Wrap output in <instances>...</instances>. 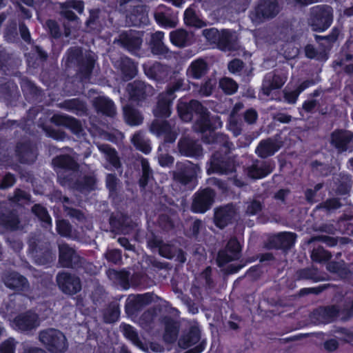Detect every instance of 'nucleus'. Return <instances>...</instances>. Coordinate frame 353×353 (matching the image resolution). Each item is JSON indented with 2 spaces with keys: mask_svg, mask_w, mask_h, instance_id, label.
<instances>
[{
  "mask_svg": "<svg viewBox=\"0 0 353 353\" xmlns=\"http://www.w3.org/2000/svg\"><path fill=\"white\" fill-rule=\"evenodd\" d=\"M198 117L193 125L194 131L201 133L209 131V135L203 137V141L207 143H217L225 148V153L230 151L233 143L228 137L221 133H215L214 130L222 127V121L219 116L210 117V112L203 106V110L197 113Z\"/></svg>",
  "mask_w": 353,
  "mask_h": 353,
  "instance_id": "f257e3e1",
  "label": "nucleus"
},
{
  "mask_svg": "<svg viewBox=\"0 0 353 353\" xmlns=\"http://www.w3.org/2000/svg\"><path fill=\"white\" fill-rule=\"evenodd\" d=\"M161 332H123L125 339L143 351L149 349L154 352L161 351V346L154 341ZM162 341L170 350L177 347L179 332H162Z\"/></svg>",
  "mask_w": 353,
  "mask_h": 353,
  "instance_id": "f03ea898",
  "label": "nucleus"
},
{
  "mask_svg": "<svg viewBox=\"0 0 353 353\" xmlns=\"http://www.w3.org/2000/svg\"><path fill=\"white\" fill-rule=\"evenodd\" d=\"M67 62L77 67V75L81 81L90 80L95 62L93 53L83 52L80 48H71L68 51Z\"/></svg>",
  "mask_w": 353,
  "mask_h": 353,
  "instance_id": "7ed1b4c3",
  "label": "nucleus"
},
{
  "mask_svg": "<svg viewBox=\"0 0 353 353\" xmlns=\"http://www.w3.org/2000/svg\"><path fill=\"white\" fill-rule=\"evenodd\" d=\"M150 131L157 137L163 136V141L159 146V151L168 150V144L173 143L177 137L178 133L175 124L172 120L167 121L157 118L150 125Z\"/></svg>",
  "mask_w": 353,
  "mask_h": 353,
  "instance_id": "20e7f679",
  "label": "nucleus"
},
{
  "mask_svg": "<svg viewBox=\"0 0 353 353\" xmlns=\"http://www.w3.org/2000/svg\"><path fill=\"white\" fill-rule=\"evenodd\" d=\"M332 22V9L328 6H316L310 9L308 23L314 31H323Z\"/></svg>",
  "mask_w": 353,
  "mask_h": 353,
  "instance_id": "39448f33",
  "label": "nucleus"
},
{
  "mask_svg": "<svg viewBox=\"0 0 353 353\" xmlns=\"http://www.w3.org/2000/svg\"><path fill=\"white\" fill-rule=\"evenodd\" d=\"M199 170L198 165L186 161L177 162L175 169L171 172V174L174 181L185 186L196 179Z\"/></svg>",
  "mask_w": 353,
  "mask_h": 353,
  "instance_id": "423d86ee",
  "label": "nucleus"
},
{
  "mask_svg": "<svg viewBox=\"0 0 353 353\" xmlns=\"http://www.w3.org/2000/svg\"><path fill=\"white\" fill-rule=\"evenodd\" d=\"M39 339L51 353H65L68 343L64 332H39Z\"/></svg>",
  "mask_w": 353,
  "mask_h": 353,
  "instance_id": "0eeeda50",
  "label": "nucleus"
},
{
  "mask_svg": "<svg viewBox=\"0 0 353 353\" xmlns=\"http://www.w3.org/2000/svg\"><path fill=\"white\" fill-rule=\"evenodd\" d=\"M201 332H183L177 341V347L187 350L184 353H201L206 347L205 339H201Z\"/></svg>",
  "mask_w": 353,
  "mask_h": 353,
  "instance_id": "6e6552de",
  "label": "nucleus"
},
{
  "mask_svg": "<svg viewBox=\"0 0 353 353\" xmlns=\"http://www.w3.org/2000/svg\"><path fill=\"white\" fill-rule=\"evenodd\" d=\"M56 282L59 290L65 294H76L81 290V281L75 274L61 271L56 276Z\"/></svg>",
  "mask_w": 353,
  "mask_h": 353,
  "instance_id": "1a4fd4ad",
  "label": "nucleus"
},
{
  "mask_svg": "<svg viewBox=\"0 0 353 353\" xmlns=\"http://www.w3.org/2000/svg\"><path fill=\"white\" fill-rule=\"evenodd\" d=\"M216 193L214 190L206 188L194 193L191 204V210L195 213H205L210 210L215 199Z\"/></svg>",
  "mask_w": 353,
  "mask_h": 353,
  "instance_id": "9d476101",
  "label": "nucleus"
},
{
  "mask_svg": "<svg viewBox=\"0 0 353 353\" xmlns=\"http://www.w3.org/2000/svg\"><path fill=\"white\" fill-rule=\"evenodd\" d=\"M235 171L234 161L223 155L220 152L214 153L210 159L209 167L207 169L208 174L216 173L219 174H228Z\"/></svg>",
  "mask_w": 353,
  "mask_h": 353,
  "instance_id": "9b49d317",
  "label": "nucleus"
},
{
  "mask_svg": "<svg viewBox=\"0 0 353 353\" xmlns=\"http://www.w3.org/2000/svg\"><path fill=\"white\" fill-rule=\"evenodd\" d=\"M58 248L59 263L61 267L75 269L79 268L83 263V259L68 244L65 243H59Z\"/></svg>",
  "mask_w": 353,
  "mask_h": 353,
  "instance_id": "f8f14e48",
  "label": "nucleus"
},
{
  "mask_svg": "<svg viewBox=\"0 0 353 353\" xmlns=\"http://www.w3.org/2000/svg\"><path fill=\"white\" fill-rule=\"evenodd\" d=\"M242 246L236 237H232L228 241L225 247L219 250L217 256V263L219 267L240 259Z\"/></svg>",
  "mask_w": 353,
  "mask_h": 353,
  "instance_id": "ddd939ff",
  "label": "nucleus"
},
{
  "mask_svg": "<svg viewBox=\"0 0 353 353\" xmlns=\"http://www.w3.org/2000/svg\"><path fill=\"white\" fill-rule=\"evenodd\" d=\"M330 143L338 153L351 152L353 150V132L345 130H336L330 134Z\"/></svg>",
  "mask_w": 353,
  "mask_h": 353,
  "instance_id": "4468645a",
  "label": "nucleus"
},
{
  "mask_svg": "<svg viewBox=\"0 0 353 353\" xmlns=\"http://www.w3.org/2000/svg\"><path fill=\"white\" fill-rule=\"evenodd\" d=\"M279 12L276 0H261L254 11L251 14L254 22L260 23L265 19L273 18Z\"/></svg>",
  "mask_w": 353,
  "mask_h": 353,
  "instance_id": "2eb2a0df",
  "label": "nucleus"
},
{
  "mask_svg": "<svg viewBox=\"0 0 353 353\" xmlns=\"http://www.w3.org/2000/svg\"><path fill=\"white\" fill-rule=\"evenodd\" d=\"M154 298L153 293H145L143 294H130L126 299L125 312L128 315L132 316L143 308L150 305Z\"/></svg>",
  "mask_w": 353,
  "mask_h": 353,
  "instance_id": "dca6fc26",
  "label": "nucleus"
},
{
  "mask_svg": "<svg viewBox=\"0 0 353 353\" xmlns=\"http://www.w3.org/2000/svg\"><path fill=\"white\" fill-rule=\"evenodd\" d=\"M283 145L281 137L278 134L261 140L255 149L256 154L261 159L273 156Z\"/></svg>",
  "mask_w": 353,
  "mask_h": 353,
  "instance_id": "f3484780",
  "label": "nucleus"
},
{
  "mask_svg": "<svg viewBox=\"0 0 353 353\" xmlns=\"http://www.w3.org/2000/svg\"><path fill=\"white\" fill-rule=\"evenodd\" d=\"M126 90L130 99L136 102L143 101L154 94V89L152 85L139 80L128 83Z\"/></svg>",
  "mask_w": 353,
  "mask_h": 353,
  "instance_id": "a211bd4d",
  "label": "nucleus"
},
{
  "mask_svg": "<svg viewBox=\"0 0 353 353\" xmlns=\"http://www.w3.org/2000/svg\"><path fill=\"white\" fill-rule=\"evenodd\" d=\"M310 321L314 324H327L338 319L336 305L321 306L311 312Z\"/></svg>",
  "mask_w": 353,
  "mask_h": 353,
  "instance_id": "6ab92c4d",
  "label": "nucleus"
},
{
  "mask_svg": "<svg viewBox=\"0 0 353 353\" xmlns=\"http://www.w3.org/2000/svg\"><path fill=\"white\" fill-rule=\"evenodd\" d=\"M274 168V163L272 160L254 159L252 164L247 167L246 173L252 179H259L270 174Z\"/></svg>",
  "mask_w": 353,
  "mask_h": 353,
  "instance_id": "aec40b11",
  "label": "nucleus"
},
{
  "mask_svg": "<svg viewBox=\"0 0 353 353\" xmlns=\"http://www.w3.org/2000/svg\"><path fill=\"white\" fill-rule=\"evenodd\" d=\"M179 152L185 157L199 158L203 156V148L199 141L189 137H181L177 144Z\"/></svg>",
  "mask_w": 353,
  "mask_h": 353,
  "instance_id": "412c9836",
  "label": "nucleus"
},
{
  "mask_svg": "<svg viewBox=\"0 0 353 353\" xmlns=\"http://www.w3.org/2000/svg\"><path fill=\"white\" fill-rule=\"evenodd\" d=\"M114 43L132 53H136L141 48L142 39L135 32L129 30L121 32Z\"/></svg>",
  "mask_w": 353,
  "mask_h": 353,
  "instance_id": "4be33fe9",
  "label": "nucleus"
},
{
  "mask_svg": "<svg viewBox=\"0 0 353 353\" xmlns=\"http://www.w3.org/2000/svg\"><path fill=\"white\" fill-rule=\"evenodd\" d=\"M147 243L151 249L158 248L159 254L163 257L171 259L175 256L177 248L172 244L163 242L159 236L151 233L147 237Z\"/></svg>",
  "mask_w": 353,
  "mask_h": 353,
  "instance_id": "5701e85b",
  "label": "nucleus"
},
{
  "mask_svg": "<svg viewBox=\"0 0 353 353\" xmlns=\"http://www.w3.org/2000/svg\"><path fill=\"white\" fill-rule=\"evenodd\" d=\"M336 307L338 319L343 322L350 321L353 318V290L346 292Z\"/></svg>",
  "mask_w": 353,
  "mask_h": 353,
  "instance_id": "b1692460",
  "label": "nucleus"
},
{
  "mask_svg": "<svg viewBox=\"0 0 353 353\" xmlns=\"http://www.w3.org/2000/svg\"><path fill=\"white\" fill-rule=\"evenodd\" d=\"M203 105L196 100H191L189 102L179 100L177 105V112L181 118L185 122H189L193 119V114L197 113L203 110Z\"/></svg>",
  "mask_w": 353,
  "mask_h": 353,
  "instance_id": "393cba45",
  "label": "nucleus"
},
{
  "mask_svg": "<svg viewBox=\"0 0 353 353\" xmlns=\"http://www.w3.org/2000/svg\"><path fill=\"white\" fill-rule=\"evenodd\" d=\"M236 216V208L233 204H228L216 208L214 212V221L215 225L223 229L232 222Z\"/></svg>",
  "mask_w": 353,
  "mask_h": 353,
  "instance_id": "a878e982",
  "label": "nucleus"
},
{
  "mask_svg": "<svg viewBox=\"0 0 353 353\" xmlns=\"http://www.w3.org/2000/svg\"><path fill=\"white\" fill-rule=\"evenodd\" d=\"M286 81V77L276 71L268 73L263 81L261 90L264 95L269 96L274 90L280 89Z\"/></svg>",
  "mask_w": 353,
  "mask_h": 353,
  "instance_id": "bb28decb",
  "label": "nucleus"
},
{
  "mask_svg": "<svg viewBox=\"0 0 353 353\" xmlns=\"http://www.w3.org/2000/svg\"><path fill=\"white\" fill-rule=\"evenodd\" d=\"M80 176L79 168L65 170H60V171H57L59 183L62 186H65L74 190L81 188L79 185Z\"/></svg>",
  "mask_w": 353,
  "mask_h": 353,
  "instance_id": "cd10ccee",
  "label": "nucleus"
},
{
  "mask_svg": "<svg viewBox=\"0 0 353 353\" xmlns=\"http://www.w3.org/2000/svg\"><path fill=\"white\" fill-rule=\"evenodd\" d=\"M154 16L157 23L162 26L174 28L176 26V14L171 8L165 6H158L154 12Z\"/></svg>",
  "mask_w": 353,
  "mask_h": 353,
  "instance_id": "c85d7f7f",
  "label": "nucleus"
},
{
  "mask_svg": "<svg viewBox=\"0 0 353 353\" xmlns=\"http://www.w3.org/2000/svg\"><path fill=\"white\" fill-rule=\"evenodd\" d=\"M52 123L69 128L72 133L80 137L83 134V129L79 121L66 114H54L51 118Z\"/></svg>",
  "mask_w": 353,
  "mask_h": 353,
  "instance_id": "c756f323",
  "label": "nucleus"
},
{
  "mask_svg": "<svg viewBox=\"0 0 353 353\" xmlns=\"http://www.w3.org/2000/svg\"><path fill=\"white\" fill-rule=\"evenodd\" d=\"M5 285L12 290L25 291L29 288L26 278L16 272H7L3 276Z\"/></svg>",
  "mask_w": 353,
  "mask_h": 353,
  "instance_id": "7c9ffc66",
  "label": "nucleus"
},
{
  "mask_svg": "<svg viewBox=\"0 0 353 353\" xmlns=\"http://www.w3.org/2000/svg\"><path fill=\"white\" fill-rule=\"evenodd\" d=\"M40 321L38 315L32 312H27L17 316L14 320V328L28 330L37 327Z\"/></svg>",
  "mask_w": 353,
  "mask_h": 353,
  "instance_id": "2f4dec72",
  "label": "nucleus"
},
{
  "mask_svg": "<svg viewBox=\"0 0 353 353\" xmlns=\"http://www.w3.org/2000/svg\"><path fill=\"white\" fill-rule=\"evenodd\" d=\"M144 72L149 78L159 82H163L169 78L170 68L166 65L155 62L152 65H145Z\"/></svg>",
  "mask_w": 353,
  "mask_h": 353,
  "instance_id": "473e14b6",
  "label": "nucleus"
},
{
  "mask_svg": "<svg viewBox=\"0 0 353 353\" xmlns=\"http://www.w3.org/2000/svg\"><path fill=\"white\" fill-rule=\"evenodd\" d=\"M296 239V234L295 233L281 232L270 239V247L271 248L288 250L294 245Z\"/></svg>",
  "mask_w": 353,
  "mask_h": 353,
  "instance_id": "72a5a7b5",
  "label": "nucleus"
},
{
  "mask_svg": "<svg viewBox=\"0 0 353 353\" xmlns=\"http://www.w3.org/2000/svg\"><path fill=\"white\" fill-rule=\"evenodd\" d=\"M216 46L219 49L225 52L237 50L239 45L236 33L228 30H221Z\"/></svg>",
  "mask_w": 353,
  "mask_h": 353,
  "instance_id": "f704fd0d",
  "label": "nucleus"
},
{
  "mask_svg": "<svg viewBox=\"0 0 353 353\" xmlns=\"http://www.w3.org/2000/svg\"><path fill=\"white\" fill-rule=\"evenodd\" d=\"M16 152L20 162L23 163H32L37 158L36 147L30 141L19 143Z\"/></svg>",
  "mask_w": 353,
  "mask_h": 353,
  "instance_id": "c9c22d12",
  "label": "nucleus"
},
{
  "mask_svg": "<svg viewBox=\"0 0 353 353\" xmlns=\"http://www.w3.org/2000/svg\"><path fill=\"white\" fill-rule=\"evenodd\" d=\"M92 105L97 112H101L108 117H112L117 113L113 101L104 96L94 98Z\"/></svg>",
  "mask_w": 353,
  "mask_h": 353,
  "instance_id": "e433bc0d",
  "label": "nucleus"
},
{
  "mask_svg": "<svg viewBox=\"0 0 353 353\" xmlns=\"http://www.w3.org/2000/svg\"><path fill=\"white\" fill-rule=\"evenodd\" d=\"M167 94L161 93L158 97L157 105L153 109V114L157 118H168L171 115L172 101Z\"/></svg>",
  "mask_w": 353,
  "mask_h": 353,
  "instance_id": "4c0bfd02",
  "label": "nucleus"
},
{
  "mask_svg": "<svg viewBox=\"0 0 353 353\" xmlns=\"http://www.w3.org/2000/svg\"><path fill=\"white\" fill-rule=\"evenodd\" d=\"M264 208V198L261 195H255L243 203L244 214L248 216L260 214Z\"/></svg>",
  "mask_w": 353,
  "mask_h": 353,
  "instance_id": "58836bf2",
  "label": "nucleus"
},
{
  "mask_svg": "<svg viewBox=\"0 0 353 353\" xmlns=\"http://www.w3.org/2000/svg\"><path fill=\"white\" fill-rule=\"evenodd\" d=\"M208 69L207 61L204 59L199 58L190 63L187 69L186 74L188 78L200 79L207 74Z\"/></svg>",
  "mask_w": 353,
  "mask_h": 353,
  "instance_id": "ea45409f",
  "label": "nucleus"
},
{
  "mask_svg": "<svg viewBox=\"0 0 353 353\" xmlns=\"http://www.w3.org/2000/svg\"><path fill=\"white\" fill-rule=\"evenodd\" d=\"M123 115L124 121L129 125H139L143 122L144 117L141 112L132 105L123 107Z\"/></svg>",
  "mask_w": 353,
  "mask_h": 353,
  "instance_id": "a19ab883",
  "label": "nucleus"
},
{
  "mask_svg": "<svg viewBox=\"0 0 353 353\" xmlns=\"http://www.w3.org/2000/svg\"><path fill=\"white\" fill-rule=\"evenodd\" d=\"M163 37L164 33L163 32L158 31L151 34L149 46L152 54L165 55L169 52L168 48L163 42Z\"/></svg>",
  "mask_w": 353,
  "mask_h": 353,
  "instance_id": "79ce46f5",
  "label": "nucleus"
},
{
  "mask_svg": "<svg viewBox=\"0 0 353 353\" xmlns=\"http://www.w3.org/2000/svg\"><path fill=\"white\" fill-rule=\"evenodd\" d=\"M59 107L70 111L78 116H83L88 114L86 103L79 99H72L65 100L59 103Z\"/></svg>",
  "mask_w": 353,
  "mask_h": 353,
  "instance_id": "37998d69",
  "label": "nucleus"
},
{
  "mask_svg": "<svg viewBox=\"0 0 353 353\" xmlns=\"http://www.w3.org/2000/svg\"><path fill=\"white\" fill-rule=\"evenodd\" d=\"M170 38L174 46L183 48L191 44L193 34L183 29H177L170 32Z\"/></svg>",
  "mask_w": 353,
  "mask_h": 353,
  "instance_id": "c03bdc74",
  "label": "nucleus"
},
{
  "mask_svg": "<svg viewBox=\"0 0 353 353\" xmlns=\"http://www.w3.org/2000/svg\"><path fill=\"white\" fill-rule=\"evenodd\" d=\"M117 65L125 80H130L136 76L137 72V65L130 58L127 57H121L117 61Z\"/></svg>",
  "mask_w": 353,
  "mask_h": 353,
  "instance_id": "a18cd8bd",
  "label": "nucleus"
},
{
  "mask_svg": "<svg viewBox=\"0 0 353 353\" xmlns=\"http://www.w3.org/2000/svg\"><path fill=\"white\" fill-rule=\"evenodd\" d=\"M107 275L110 280L113 283L121 285L123 289H128L130 288V273L128 271H117L113 269H110L107 271Z\"/></svg>",
  "mask_w": 353,
  "mask_h": 353,
  "instance_id": "49530a36",
  "label": "nucleus"
},
{
  "mask_svg": "<svg viewBox=\"0 0 353 353\" xmlns=\"http://www.w3.org/2000/svg\"><path fill=\"white\" fill-rule=\"evenodd\" d=\"M52 165L56 172L60 170L79 168L78 163L69 155H59L52 159Z\"/></svg>",
  "mask_w": 353,
  "mask_h": 353,
  "instance_id": "de8ad7c7",
  "label": "nucleus"
},
{
  "mask_svg": "<svg viewBox=\"0 0 353 353\" xmlns=\"http://www.w3.org/2000/svg\"><path fill=\"white\" fill-rule=\"evenodd\" d=\"M29 251L32 256L34 255V252H39L41 250L49 247V243L41 234H31L28 240Z\"/></svg>",
  "mask_w": 353,
  "mask_h": 353,
  "instance_id": "09e8293b",
  "label": "nucleus"
},
{
  "mask_svg": "<svg viewBox=\"0 0 353 353\" xmlns=\"http://www.w3.org/2000/svg\"><path fill=\"white\" fill-rule=\"evenodd\" d=\"M97 147L104 155L105 159L116 169L121 168V163L115 149L108 144H98Z\"/></svg>",
  "mask_w": 353,
  "mask_h": 353,
  "instance_id": "8fccbe9b",
  "label": "nucleus"
},
{
  "mask_svg": "<svg viewBox=\"0 0 353 353\" xmlns=\"http://www.w3.org/2000/svg\"><path fill=\"white\" fill-rule=\"evenodd\" d=\"M326 268L329 272L337 274L341 279L347 278L351 274V271L343 261H330L327 264Z\"/></svg>",
  "mask_w": 353,
  "mask_h": 353,
  "instance_id": "3c124183",
  "label": "nucleus"
},
{
  "mask_svg": "<svg viewBox=\"0 0 353 353\" xmlns=\"http://www.w3.org/2000/svg\"><path fill=\"white\" fill-rule=\"evenodd\" d=\"M131 141L137 150L143 152L145 154H148L150 152L151 146L150 140L145 137L143 132L139 131L134 133L131 139Z\"/></svg>",
  "mask_w": 353,
  "mask_h": 353,
  "instance_id": "603ef678",
  "label": "nucleus"
},
{
  "mask_svg": "<svg viewBox=\"0 0 353 353\" xmlns=\"http://www.w3.org/2000/svg\"><path fill=\"white\" fill-rule=\"evenodd\" d=\"M19 221L14 212H7L0 214V225L8 230H14L19 228Z\"/></svg>",
  "mask_w": 353,
  "mask_h": 353,
  "instance_id": "864d4df0",
  "label": "nucleus"
},
{
  "mask_svg": "<svg viewBox=\"0 0 353 353\" xmlns=\"http://www.w3.org/2000/svg\"><path fill=\"white\" fill-rule=\"evenodd\" d=\"M57 230L58 233L65 237L71 238L77 241H83V238L74 233L71 225L65 220H59L57 222Z\"/></svg>",
  "mask_w": 353,
  "mask_h": 353,
  "instance_id": "5fc2aeb1",
  "label": "nucleus"
},
{
  "mask_svg": "<svg viewBox=\"0 0 353 353\" xmlns=\"http://www.w3.org/2000/svg\"><path fill=\"white\" fill-rule=\"evenodd\" d=\"M295 277L297 280H312L314 281L322 280L321 276L319 275L317 268L314 267L306 268L297 270L295 274Z\"/></svg>",
  "mask_w": 353,
  "mask_h": 353,
  "instance_id": "6e6d98bb",
  "label": "nucleus"
},
{
  "mask_svg": "<svg viewBox=\"0 0 353 353\" xmlns=\"http://www.w3.org/2000/svg\"><path fill=\"white\" fill-rule=\"evenodd\" d=\"M338 185L336 189L337 194L345 195L350 191L352 185V177L349 174H341L337 178Z\"/></svg>",
  "mask_w": 353,
  "mask_h": 353,
  "instance_id": "4d7b16f0",
  "label": "nucleus"
},
{
  "mask_svg": "<svg viewBox=\"0 0 353 353\" xmlns=\"http://www.w3.org/2000/svg\"><path fill=\"white\" fill-rule=\"evenodd\" d=\"M338 36L339 30L336 28H334L332 30V32L327 36L322 37L315 35V39L322 47L321 49L325 50L327 52V50L331 48L332 44L336 41Z\"/></svg>",
  "mask_w": 353,
  "mask_h": 353,
  "instance_id": "13d9d810",
  "label": "nucleus"
},
{
  "mask_svg": "<svg viewBox=\"0 0 353 353\" xmlns=\"http://www.w3.org/2000/svg\"><path fill=\"white\" fill-rule=\"evenodd\" d=\"M343 206V203L339 198L332 197L326 199L325 201L319 203L316 210H323L326 212H332Z\"/></svg>",
  "mask_w": 353,
  "mask_h": 353,
  "instance_id": "bf43d9fd",
  "label": "nucleus"
},
{
  "mask_svg": "<svg viewBox=\"0 0 353 353\" xmlns=\"http://www.w3.org/2000/svg\"><path fill=\"white\" fill-rule=\"evenodd\" d=\"M141 176L139 179V185L142 188H145L150 179L153 177V172L150 167L149 163L147 159H141Z\"/></svg>",
  "mask_w": 353,
  "mask_h": 353,
  "instance_id": "052dcab7",
  "label": "nucleus"
},
{
  "mask_svg": "<svg viewBox=\"0 0 353 353\" xmlns=\"http://www.w3.org/2000/svg\"><path fill=\"white\" fill-rule=\"evenodd\" d=\"M120 180L114 174H108L105 178L106 188L109 190V196L114 199L120 188Z\"/></svg>",
  "mask_w": 353,
  "mask_h": 353,
  "instance_id": "680f3d73",
  "label": "nucleus"
},
{
  "mask_svg": "<svg viewBox=\"0 0 353 353\" xmlns=\"http://www.w3.org/2000/svg\"><path fill=\"white\" fill-rule=\"evenodd\" d=\"M35 261L39 265H48L52 263L54 259V254L50 251L49 247L41 250L39 252H34V255L32 256Z\"/></svg>",
  "mask_w": 353,
  "mask_h": 353,
  "instance_id": "e2e57ef3",
  "label": "nucleus"
},
{
  "mask_svg": "<svg viewBox=\"0 0 353 353\" xmlns=\"http://www.w3.org/2000/svg\"><path fill=\"white\" fill-rule=\"evenodd\" d=\"M184 21L187 26L199 28L205 26V22L199 19L196 12L191 8H188L185 11Z\"/></svg>",
  "mask_w": 353,
  "mask_h": 353,
  "instance_id": "0e129e2a",
  "label": "nucleus"
},
{
  "mask_svg": "<svg viewBox=\"0 0 353 353\" xmlns=\"http://www.w3.org/2000/svg\"><path fill=\"white\" fill-rule=\"evenodd\" d=\"M120 314L119 305L117 302H112L105 310L103 316L105 321L113 323L116 321Z\"/></svg>",
  "mask_w": 353,
  "mask_h": 353,
  "instance_id": "69168bd1",
  "label": "nucleus"
},
{
  "mask_svg": "<svg viewBox=\"0 0 353 353\" xmlns=\"http://www.w3.org/2000/svg\"><path fill=\"white\" fill-rule=\"evenodd\" d=\"M310 256L313 261L323 263L328 261L331 258L332 254L322 246L318 245L313 248Z\"/></svg>",
  "mask_w": 353,
  "mask_h": 353,
  "instance_id": "338daca9",
  "label": "nucleus"
},
{
  "mask_svg": "<svg viewBox=\"0 0 353 353\" xmlns=\"http://www.w3.org/2000/svg\"><path fill=\"white\" fill-rule=\"evenodd\" d=\"M32 211L43 223V227L46 228L51 227V218L44 207L36 204L32 207Z\"/></svg>",
  "mask_w": 353,
  "mask_h": 353,
  "instance_id": "774afa93",
  "label": "nucleus"
}]
</instances>
